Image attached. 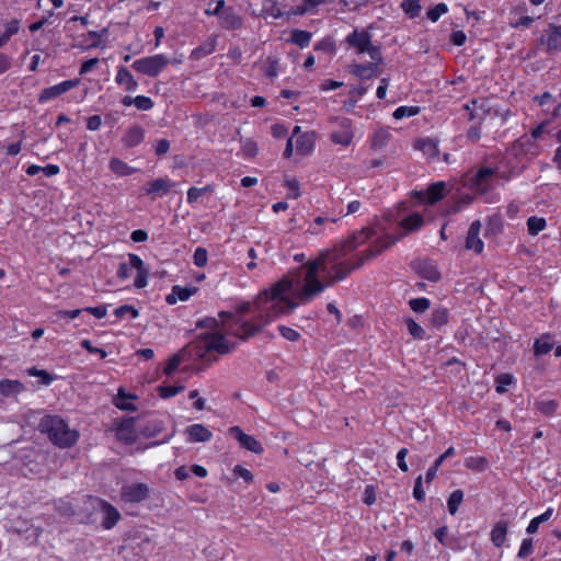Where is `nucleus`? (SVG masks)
<instances>
[{"label": "nucleus", "mask_w": 561, "mask_h": 561, "mask_svg": "<svg viewBox=\"0 0 561 561\" xmlns=\"http://www.w3.org/2000/svg\"><path fill=\"white\" fill-rule=\"evenodd\" d=\"M397 240L388 233L383 220L354 232L337 247L322 251L316 260L261 290L253 300L239 301L233 312L222 311L218 319L201 320L198 327L206 331L192 344V355L203 358L211 351L219 354L230 352L236 346L233 339H248L276 319L289 314Z\"/></svg>", "instance_id": "f257e3e1"}, {"label": "nucleus", "mask_w": 561, "mask_h": 561, "mask_svg": "<svg viewBox=\"0 0 561 561\" xmlns=\"http://www.w3.org/2000/svg\"><path fill=\"white\" fill-rule=\"evenodd\" d=\"M38 430L47 433L55 445L70 447L77 443L79 434L59 416L45 415L39 420Z\"/></svg>", "instance_id": "f03ea898"}, {"label": "nucleus", "mask_w": 561, "mask_h": 561, "mask_svg": "<svg viewBox=\"0 0 561 561\" xmlns=\"http://www.w3.org/2000/svg\"><path fill=\"white\" fill-rule=\"evenodd\" d=\"M135 273L134 286L144 288L148 284V271L144 261L137 254H128V260L122 262L117 268V276L121 279H127Z\"/></svg>", "instance_id": "7ed1b4c3"}, {"label": "nucleus", "mask_w": 561, "mask_h": 561, "mask_svg": "<svg viewBox=\"0 0 561 561\" xmlns=\"http://www.w3.org/2000/svg\"><path fill=\"white\" fill-rule=\"evenodd\" d=\"M85 505L87 510H93L92 515H95L94 520L100 519L105 529L114 527L121 517L118 511L103 500L89 497L85 501Z\"/></svg>", "instance_id": "20e7f679"}, {"label": "nucleus", "mask_w": 561, "mask_h": 561, "mask_svg": "<svg viewBox=\"0 0 561 561\" xmlns=\"http://www.w3.org/2000/svg\"><path fill=\"white\" fill-rule=\"evenodd\" d=\"M495 180V171L489 168L480 169L476 173H467L462 178V186L467 187L472 194L483 193L489 186H492Z\"/></svg>", "instance_id": "39448f33"}, {"label": "nucleus", "mask_w": 561, "mask_h": 561, "mask_svg": "<svg viewBox=\"0 0 561 561\" xmlns=\"http://www.w3.org/2000/svg\"><path fill=\"white\" fill-rule=\"evenodd\" d=\"M346 41L358 54L366 53L375 61L381 59L380 50L371 44V36L367 31L356 30L346 37Z\"/></svg>", "instance_id": "423d86ee"}, {"label": "nucleus", "mask_w": 561, "mask_h": 561, "mask_svg": "<svg viewBox=\"0 0 561 561\" xmlns=\"http://www.w3.org/2000/svg\"><path fill=\"white\" fill-rule=\"evenodd\" d=\"M170 62L165 55L157 54L144 58L136 59L131 67L135 71L149 76L157 77Z\"/></svg>", "instance_id": "0eeeda50"}, {"label": "nucleus", "mask_w": 561, "mask_h": 561, "mask_svg": "<svg viewBox=\"0 0 561 561\" xmlns=\"http://www.w3.org/2000/svg\"><path fill=\"white\" fill-rule=\"evenodd\" d=\"M332 123L334 126L331 133V140L342 147L350 146L354 137L351 121L347 118H335Z\"/></svg>", "instance_id": "6e6552de"}, {"label": "nucleus", "mask_w": 561, "mask_h": 561, "mask_svg": "<svg viewBox=\"0 0 561 561\" xmlns=\"http://www.w3.org/2000/svg\"><path fill=\"white\" fill-rule=\"evenodd\" d=\"M140 430L133 419L123 420L116 427V437L128 446L137 445L140 440Z\"/></svg>", "instance_id": "1a4fd4ad"}, {"label": "nucleus", "mask_w": 561, "mask_h": 561, "mask_svg": "<svg viewBox=\"0 0 561 561\" xmlns=\"http://www.w3.org/2000/svg\"><path fill=\"white\" fill-rule=\"evenodd\" d=\"M80 84V79L65 80L55 85L48 87L44 89L38 95L39 103H47L53 99H57L64 93L70 91L71 89L78 87Z\"/></svg>", "instance_id": "9d476101"}, {"label": "nucleus", "mask_w": 561, "mask_h": 561, "mask_svg": "<svg viewBox=\"0 0 561 561\" xmlns=\"http://www.w3.org/2000/svg\"><path fill=\"white\" fill-rule=\"evenodd\" d=\"M447 184L443 181L430 185L425 191H417L414 196L422 204H435L447 193Z\"/></svg>", "instance_id": "9b49d317"}, {"label": "nucleus", "mask_w": 561, "mask_h": 561, "mask_svg": "<svg viewBox=\"0 0 561 561\" xmlns=\"http://www.w3.org/2000/svg\"><path fill=\"white\" fill-rule=\"evenodd\" d=\"M229 434L239 443V445L254 454H262V444L252 435L245 434L241 427L232 426L229 428Z\"/></svg>", "instance_id": "f8f14e48"}, {"label": "nucleus", "mask_w": 561, "mask_h": 561, "mask_svg": "<svg viewBox=\"0 0 561 561\" xmlns=\"http://www.w3.org/2000/svg\"><path fill=\"white\" fill-rule=\"evenodd\" d=\"M107 34V28H103L101 32L91 31L88 34H83L77 38L76 46L81 50H89L102 46L103 38Z\"/></svg>", "instance_id": "ddd939ff"}, {"label": "nucleus", "mask_w": 561, "mask_h": 561, "mask_svg": "<svg viewBox=\"0 0 561 561\" xmlns=\"http://www.w3.org/2000/svg\"><path fill=\"white\" fill-rule=\"evenodd\" d=\"M316 145V134L313 131H307L300 134L295 138L294 152L301 157L311 154Z\"/></svg>", "instance_id": "4468645a"}, {"label": "nucleus", "mask_w": 561, "mask_h": 561, "mask_svg": "<svg viewBox=\"0 0 561 561\" xmlns=\"http://www.w3.org/2000/svg\"><path fill=\"white\" fill-rule=\"evenodd\" d=\"M186 440L190 443H207L213 438V433L203 424H193L185 430Z\"/></svg>", "instance_id": "2eb2a0df"}, {"label": "nucleus", "mask_w": 561, "mask_h": 561, "mask_svg": "<svg viewBox=\"0 0 561 561\" xmlns=\"http://www.w3.org/2000/svg\"><path fill=\"white\" fill-rule=\"evenodd\" d=\"M173 183L168 178H159L150 181L145 187V193L152 198L167 195L173 187Z\"/></svg>", "instance_id": "dca6fc26"}, {"label": "nucleus", "mask_w": 561, "mask_h": 561, "mask_svg": "<svg viewBox=\"0 0 561 561\" xmlns=\"http://www.w3.org/2000/svg\"><path fill=\"white\" fill-rule=\"evenodd\" d=\"M480 221H473L468 230L466 239V248L474 251L476 253H481L484 248L483 241L480 239Z\"/></svg>", "instance_id": "f3484780"}, {"label": "nucleus", "mask_w": 561, "mask_h": 561, "mask_svg": "<svg viewBox=\"0 0 561 561\" xmlns=\"http://www.w3.org/2000/svg\"><path fill=\"white\" fill-rule=\"evenodd\" d=\"M148 495V488L145 484H131L122 490V499L126 502H140Z\"/></svg>", "instance_id": "a211bd4d"}, {"label": "nucleus", "mask_w": 561, "mask_h": 561, "mask_svg": "<svg viewBox=\"0 0 561 561\" xmlns=\"http://www.w3.org/2000/svg\"><path fill=\"white\" fill-rule=\"evenodd\" d=\"M115 82L124 87L127 92H135L138 89V82L125 67H118L115 76Z\"/></svg>", "instance_id": "6ab92c4d"}, {"label": "nucleus", "mask_w": 561, "mask_h": 561, "mask_svg": "<svg viewBox=\"0 0 561 561\" xmlns=\"http://www.w3.org/2000/svg\"><path fill=\"white\" fill-rule=\"evenodd\" d=\"M137 397L133 393L126 392L123 388H119L113 402L116 408L124 411H136L137 407L135 401Z\"/></svg>", "instance_id": "aec40b11"}, {"label": "nucleus", "mask_w": 561, "mask_h": 561, "mask_svg": "<svg viewBox=\"0 0 561 561\" xmlns=\"http://www.w3.org/2000/svg\"><path fill=\"white\" fill-rule=\"evenodd\" d=\"M414 148L420 150L430 161H435L438 158L437 142L433 139H419L415 141Z\"/></svg>", "instance_id": "412c9836"}, {"label": "nucleus", "mask_w": 561, "mask_h": 561, "mask_svg": "<svg viewBox=\"0 0 561 561\" xmlns=\"http://www.w3.org/2000/svg\"><path fill=\"white\" fill-rule=\"evenodd\" d=\"M195 293L196 288L194 287L173 286L165 300L169 305H174L178 301L188 300Z\"/></svg>", "instance_id": "4be33fe9"}, {"label": "nucleus", "mask_w": 561, "mask_h": 561, "mask_svg": "<svg viewBox=\"0 0 561 561\" xmlns=\"http://www.w3.org/2000/svg\"><path fill=\"white\" fill-rule=\"evenodd\" d=\"M507 531H508V523L504 522V520L497 522L492 527L491 533H490V539H491L492 543L497 548L502 547L506 541Z\"/></svg>", "instance_id": "5701e85b"}, {"label": "nucleus", "mask_w": 561, "mask_h": 561, "mask_svg": "<svg viewBox=\"0 0 561 561\" xmlns=\"http://www.w3.org/2000/svg\"><path fill=\"white\" fill-rule=\"evenodd\" d=\"M110 170L117 176H128L138 170L118 158H112L108 163Z\"/></svg>", "instance_id": "b1692460"}, {"label": "nucleus", "mask_w": 561, "mask_h": 561, "mask_svg": "<svg viewBox=\"0 0 561 561\" xmlns=\"http://www.w3.org/2000/svg\"><path fill=\"white\" fill-rule=\"evenodd\" d=\"M24 385L19 380L2 379L0 380V393L4 397L16 396L23 392Z\"/></svg>", "instance_id": "393cba45"}, {"label": "nucleus", "mask_w": 561, "mask_h": 561, "mask_svg": "<svg viewBox=\"0 0 561 561\" xmlns=\"http://www.w3.org/2000/svg\"><path fill=\"white\" fill-rule=\"evenodd\" d=\"M145 136V131L140 126L130 127L123 137V142L126 147L131 148L139 145Z\"/></svg>", "instance_id": "a878e982"}, {"label": "nucleus", "mask_w": 561, "mask_h": 561, "mask_svg": "<svg viewBox=\"0 0 561 561\" xmlns=\"http://www.w3.org/2000/svg\"><path fill=\"white\" fill-rule=\"evenodd\" d=\"M423 217L417 213H413L401 219L399 225L405 231V233H409L420 229L423 226Z\"/></svg>", "instance_id": "bb28decb"}, {"label": "nucleus", "mask_w": 561, "mask_h": 561, "mask_svg": "<svg viewBox=\"0 0 561 561\" xmlns=\"http://www.w3.org/2000/svg\"><path fill=\"white\" fill-rule=\"evenodd\" d=\"M164 422L160 419H150L144 427L140 428V434L144 437H154L162 433Z\"/></svg>", "instance_id": "cd10ccee"}, {"label": "nucleus", "mask_w": 561, "mask_h": 561, "mask_svg": "<svg viewBox=\"0 0 561 561\" xmlns=\"http://www.w3.org/2000/svg\"><path fill=\"white\" fill-rule=\"evenodd\" d=\"M553 340L550 334H542L535 341L534 353L536 356L548 354L553 348Z\"/></svg>", "instance_id": "c85d7f7f"}, {"label": "nucleus", "mask_w": 561, "mask_h": 561, "mask_svg": "<svg viewBox=\"0 0 561 561\" xmlns=\"http://www.w3.org/2000/svg\"><path fill=\"white\" fill-rule=\"evenodd\" d=\"M553 513H554V510L552 507H548L542 514H540L539 516L534 517L529 522V524H528V526L526 528V533L529 534V535H533V534L537 533L538 529H539V526L542 523L549 520L552 517Z\"/></svg>", "instance_id": "c756f323"}, {"label": "nucleus", "mask_w": 561, "mask_h": 561, "mask_svg": "<svg viewBox=\"0 0 561 561\" xmlns=\"http://www.w3.org/2000/svg\"><path fill=\"white\" fill-rule=\"evenodd\" d=\"M220 23L227 28H237L241 25V19L231 8H228L222 11Z\"/></svg>", "instance_id": "7c9ffc66"}, {"label": "nucleus", "mask_w": 561, "mask_h": 561, "mask_svg": "<svg viewBox=\"0 0 561 561\" xmlns=\"http://www.w3.org/2000/svg\"><path fill=\"white\" fill-rule=\"evenodd\" d=\"M546 45L549 50H559L561 48V26H550Z\"/></svg>", "instance_id": "2f4dec72"}, {"label": "nucleus", "mask_w": 561, "mask_h": 561, "mask_svg": "<svg viewBox=\"0 0 561 561\" xmlns=\"http://www.w3.org/2000/svg\"><path fill=\"white\" fill-rule=\"evenodd\" d=\"M26 373L28 376L36 377L42 386H49L54 380H56L55 376L50 375L44 369H38L36 367L28 368Z\"/></svg>", "instance_id": "473e14b6"}, {"label": "nucleus", "mask_w": 561, "mask_h": 561, "mask_svg": "<svg viewBox=\"0 0 561 561\" xmlns=\"http://www.w3.org/2000/svg\"><path fill=\"white\" fill-rule=\"evenodd\" d=\"M284 186L287 190V197L296 199L301 195L300 184L297 179L291 176L284 178Z\"/></svg>", "instance_id": "72a5a7b5"}, {"label": "nucleus", "mask_w": 561, "mask_h": 561, "mask_svg": "<svg viewBox=\"0 0 561 561\" xmlns=\"http://www.w3.org/2000/svg\"><path fill=\"white\" fill-rule=\"evenodd\" d=\"M488 460L484 457L471 456L466 458L465 466L473 471L482 472L488 468Z\"/></svg>", "instance_id": "f704fd0d"}, {"label": "nucleus", "mask_w": 561, "mask_h": 561, "mask_svg": "<svg viewBox=\"0 0 561 561\" xmlns=\"http://www.w3.org/2000/svg\"><path fill=\"white\" fill-rule=\"evenodd\" d=\"M311 33L302 30H294L291 32L290 42L299 46L300 48H305L310 44Z\"/></svg>", "instance_id": "c9c22d12"}, {"label": "nucleus", "mask_w": 561, "mask_h": 561, "mask_svg": "<svg viewBox=\"0 0 561 561\" xmlns=\"http://www.w3.org/2000/svg\"><path fill=\"white\" fill-rule=\"evenodd\" d=\"M546 226H547L546 219L542 217L533 216V217H529L527 220L528 232L531 236H536L539 232H541L542 230H545Z\"/></svg>", "instance_id": "e433bc0d"}, {"label": "nucleus", "mask_w": 561, "mask_h": 561, "mask_svg": "<svg viewBox=\"0 0 561 561\" xmlns=\"http://www.w3.org/2000/svg\"><path fill=\"white\" fill-rule=\"evenodd\" d=\"M463 501V492L461 490H455L448 497L447 507L451 515H455Z\"/></svg>", "instance_id": "4c0bfd02"}, {"label": "nucleus", "mask_w": 561, "mask_h": 561, "mask_svg": "<svg viewBox=\"0 0 561 561\" xmlns=\"http://www.w3.org/2000/svg\"><path fill=\"white\" fill-rule=\"evenodd\" d=\"M421 276L427 280L436 282L440 275L437 268L431 263H423L419 270Z\"/></svg>", "instance_id": "58836bf2"}, {"label": "nucleus", "mask_w": 561, "mask_h": 561, "mask_svg": "<svg viewBox=\"0 0 561 561\" xmlns=\"http://www.w3.org/2000/svg\"><path fill=\"white\" fill-rule=\"evenodd\" d=\"M515 382V378L511 374H502L499 375L495 379L496 391L499 393H505L508 390V387Z\"/></svg>", "instance_id": "ea45409f"}, {"label": "nucleus", "mask_w": 561, "mask_h": 561, "mask_svg": "<svg viewBox=\"0 0 561 561\" xmlns=\"http://www.w3.org/2000/svg\"><path fill=\"white\" fill-rule=\"evenodd\" d=\"M421 108L419 106H408L402 105L394 110L393 112V118L396 119H402L405 117H412L420 113Z\"/></svg>", "instance_id": "a19ab883"}, {"label": "nucleus", "mask_w": 561, "mask_h": 561, "mask_svg": "<svg viewBox=\"0 0 561 561\" xmlns=\"http://www.w3.org/2000/svg\"><path fill=\"white\" fill-rule=\"evenodd\" d=\"M401 8L410 18H415L420 14L421 3L420 0H403Z\"/></svg>", "instance_id": "79ce46f5"}, {"label": "nucleus", "mask_w": 561, "mask_h": 561, "mask_svg": "<svg viewBox=\"0 0 561 561\" xmlns=\"http://www.w3.org/2000/svg\"><path fill=\"white\" fill-rule=\"evenodd\" d=\"M20 30V22L18 20L10 21L4 28L3 34L0 36L1 45L3 46L12 35L16 34Z\"/></svg>", "instance_id": "37998d69"}, {"label": "nucleus", "mask_w": 561, "mask_h": 561, "mask_svg": "<svg viewBox=\"0 0 561 561\" xmlns=\"http://www.w3.org/2000/svg\"><path fill=\"white\" fill-rule=\"evenodd\" d=\"M182 362H183L182 354H174L173 356H171L163 369L164 374L167 376H171L180 367Z\"/></svg>", "instance_id": "c03bdc74"}, {"label": "nucleus", "mask_w": 561, "mask_h": 561, "mask_svg": "<svg viewBox=\"0 0 561 561\" xmlns=\"http://www.w3.org/2000/svg\"><path fill=\"white\" fill-rule=\"evenodd\" d=\"M184 390V386H159L158 392L162 399L172 398Z\"/></svg>", "instance_id": "a18cd8bd"}, {"label": "nucleus", "mask_w": 561, "mask_h": 561, "mask_svg": "<svg viewBox=\"0 0 561 561\" xmlns=\"http://www.w3.org/2000/svg\"><path fill=\"white\" fill-rule=\"evenodd\" d=\"M208 262V252L205 248L198 247L195 249L193 254V263L197 267H204Z\"/></svg>", "instance_id": "49530a36"}, {"label": "nucleus", "mask_w": 561, "mask_h": 561, "mask_svg": "<svg viewBox=\"0 0 561 561\" xmlns=\"http://www.w3.org/2000/svg\"><path fill=\"white\" fill-rule=\"evenodd\" d=\"M407 329L409 333L414 337L422 340L425 336V330L416 323L413 319H407Z\"/></svg>", "instance_id": "de8ad7c7"}, {"label": "nucleus", "mask_w": 561, "mask_h": 561, "mask_svg": "<svg viewBox=\"0 0 561 561\" xmlns=\"http://www.w3.org/2000/svg\"><path fill=\"white\" fill-rule=\"evenodd\" d=\"M448 321V310L446 308H437L432 313V322L434 325L440 327Z\"/></svg>", "instance_id": "09e8293b"}, {"label": "nucleus", "mask_w": 561, "mask_h": 561, "mask_svg": "<svg viewBox=\"0 0 561 561\" xmlns=\"http://www.w3.org/2000/svg\"><path fill=\"white\" fill-rule=\"evenodd\" d=\"M409 306L414 312H424L430 308L431 302L424 297L414 298L409 301Z\"/></svg>", "instance_id": "8fccbe9b"}, {"label": "nucleus", "mask_w": 561, "mask_h": 561, "mask_svg": "<svg viewBox=\"0 0 561 561\" xmlns=\"http://www.w3.org/2000/svg\"><path fill=\"white\" fill-rule=\"evenodd\" d=\"M135 101V107L139 111H149L153 107L154 103L153 101L145 95H137L134 98Z\"/></svg>", "instance_id": "3c124183"}, {"label": "nucleus", "mask_w": 561, "mask_h": 561, "mask_svg": "<svg viewBox=\"0 0 561 561\" xmlns=\"http://www.w3.org/2000/svg\"><path fill=\"white\" fill-rule=\"evenodd\" d=\"M277 329L280 335L290 342H297L300 339V333L293 328L278 325Z\"/></svg>", "instance_id": "603ef678"}, {"label": "nucleus", "mask_w": 561, "mask_h": 561, "mask_svg": "<svg viewBox=\"0 0 561 561\" xmlns=\"http://www.w3.org/2000/svg\"><path fill=\"white\" fill-rule=\"evenodd\" d=\"M448 11V8L445 3H438L434 8L427 11V18L432 22H436L443 14Z\"/></svg>", "instance_id": "864d4df0"}, {"label": "nucleus", "mask_w": 561, "mask_h": 561, "mask_svg": "<svg viewBox=\"0 0 561 561\" xmlns=\"http://www.w3.org/2000/svg\"><path fill=\"white\" fill-rule=\"evenodd\" d=\"M114 313L118 318L129 316L131 319H136L139 316L138 310L128 305L116 308Z\"/></svg>", "instance_id": "5fc2aeb1"}, {"label": "nucleus", "mask_w": 561, "mask_h": 561, "mask_svg": "<svg viewBox=\"0 0 561 561\" xmlns=\"http://www.w3.org/2000/svg\"><path fill=\"white\" fill-rule=\"evenodd\" d=\"M301 129L299 126H296L293 131V136L287 140L286 148L284 150V158L289 159L294 154V141L297 136H299Z\"/></svg>", "instance_id": "6e6d98bb"}, {"label": "nucleus", "mask_w": 561, "mask_h": 561, "mask_svg": "<svg viewBox=\"0 0 561 561\" xmlns=\"http://www.w3.org/2000/svg\"><path fill=\"white\" fill-rule=\"evenodd\" d=\"M232 472L236 477L243 479L247 483H251L253 481L252 472L240 465L234 466Z\"/></svg>", "instance_id": "4d7b16f0"}, {"label": "nucleus", "mask_w": 561, "mask_h": 561, "mask_svg": "<svg viewBox=\"0 0 561 561\" xmlns=\"http://www.w3.org/2000/svg\"><path fill=\"white\" fill-rule=\"evenodd\" d=\"M206 192H207V187H191L187 191V203L188 204L196 203Z\"/></svg>", "instance_id": "13d9d810"}, {"label": "nucleus", "mask_w": 561, "mask_h": 561, "mask_svg": "<svg viewBox=\"0 0 561 561\" xmlns=\"http://www.w3.org/2000/svg\"><path fill=\"white\" fill-rule=\"evenodd\" d=\"M327 0H305L295 11L296 14H304L311 11L316 5L324 3Z\"/></svg>", "instance_id": "bf43d9fd"}, {"label": "nucleus", "mask_w": 561, "mask_h": 561, "mask_svg": "<svg viewBox=\"0 0 561 561\" xmlns=\"http://www.w3.org/2000/svg\"><path fill=\"white\" fill-rule=\"evenodd\" d=\"M241 148L247 157H254L257 153L256 142L251 139L243 140Z\"/></svg>", "instance_id": "052dcab7"}, {"label": "nucleus", "mask_w": 561, "mask_h": 561, "mask_svg": "<svg viewBox=\"0 0 561 561\" xmlns=\"http://www.w3.org/2000/svg\"><path fill=\"white\" fill-rule=\"evenodd\" d=\"M99 62H100L99 58H91V59L83 61L79 69V73L81 76H83V75L91 72L99 65Z\"/></svg>", "instance_id": "680f3d73"}, {"label": "nucleus", "mask_w": 561, "mask_h": 561, "mask_svg": "<svg viewBox=\"0 0 561 561\" xmlns=\"http://www.w3.org/2000/svg\"><path fill=\"white\" fill-rule=\"evenodd\" d=\"M533 551V540L529 538L523 539L519 550H518V557L524 559L528 557Z\"/></svg>", "instance_id": "e2e57ef3"}, {"label": "nucleus", "mask_w": 561, "mask_h": 561, "mask_svg": "<svg viewBox=\"0 0 561 561\" xmlns=\"http://www.w3.org/2000/svg\"><path fill=\"white\" fill-rule=\"evenodd\" d=\"M81 346L89 353L99 355L100 358H105L107 356V353L103 348L94 347L89 340H83L81 342Z\"/></svg>", "instance_id": "0e129e2a"}, {"label": "nucleus", "mask_w": 561, "mask_h": 561, "mask_svg": "<svg viewBox=\"0 0 561 561\" xmlns=\"http://www.w3.org/2000/svg\"><path fill=\"white\" fill-rule=\"evenodd\" d=\"M225 10V1L218 0L215 2V7H211V3L208 5V8L205 10V13L207 15H217L221 16L222 11Z\"/></svg>", "instance_id": "69168bd1"}, {"label": "nucleus", "mask_w": 561, "mask_h": 561, "mask_svg": "<svg viewBox=\"0 0 561 561\" xmlns=\"http://www.w3.org/2000/svg\"><path fill=\"white\" fill-rule=\"evenodd\" d=\"M422 481H423L422 476L417 477V479L415 480L414 489H413V496L417 501H423L425 499V491L422 486Z\"/></svg>", "instance_id": "338daca9"}, {"label": "nucleus", "mask_w": 561, "mask_h": 561, "mask_svg": "<svg viewBox=\"0 0 561 561\" xmlns=\"http://www.w3.org/2000/svg\"><path fill=\"white\" fill-rule=\"evenodd\" d=\"M374 68L375 67L371 65H369V66L357 65L354 68V73L358 77L367 78L374 72Z\"/></svg>", "instance_id": "774afa93"}]
</instances>
